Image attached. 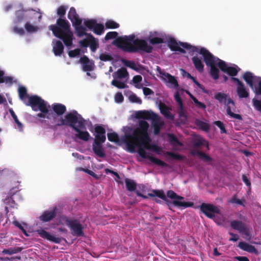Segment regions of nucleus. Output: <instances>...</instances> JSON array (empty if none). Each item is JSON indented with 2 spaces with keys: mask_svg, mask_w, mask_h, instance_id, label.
I'll return each instance as SVG.
<instances>
[{
  "mask_svg": "<svg viewBox=\"0 0 261 261\" xmlns=\"http://www.w3.org/2000/svg\"><path fill=\"white\" fill-rule=\"evenodd\" d=\"M68 18L71 21L72 24L74 23H78L79 24L82 23V19L79 17L74 7L70 8L68 13Z\"/></svg>",
  "mask_w": 261,
  "mask_h": 261,
  "instance_id": "f3484780",
  "label": "nucleus"
},
{
  "mask_svg": "<svg viewBox=\"0 0 261 261\" xmlns=\"http://www.w3.org/2000/svg\"><path fill=\"white\" fill-rule=\"evenodd\" d=\"M128 76V73L127 69L125 67H121L117 70L113 74V76L114 79H121L125 78Z\"/></svg>",
  "mask_w": 261,
  "mask_h": 261,
  "instance_id": "a878e982",
  "label": "nucleus"
},
{
  "mask_svg": "<svg viewBox=\"0 0 261 261\" xmlns=\"http://www.w3.org/2000/svg\"><path fill=\"white\" fill-rule=\"evenodd\" d=\"M122 62L126 67H128L133 70H138L135 62L133 61H129L126 59H122Z\"/></svg>",
  "mask_w": 261,
  "mask_h": 261,
  "instance_id": "58836bf2",
  "label": "nucleus"
},
{
  "mask_svg": "<svg viewBox=\"0 0 261 261\" xmlns=\"http://www.w3.org/2000/svg\"><path fill=\"white\" fill-rule=\"evenodd\" d=\"M25 105L31 107L34 111H40L41 113H38L37 116L40 118H46L48 119H53L54 122L57 120V116L53 112H49L46 106V102L40 97L37 95L30 96L28 102Z\"/></svg>",
  "mask_w": 261,
  "mask_h": 261,
  "instance_id": "423d86ee",
  "label": "nucleus"
},
{
  "mask_svg": "<svg viewBox=\"0 0 261 261\" xmlns=\"http://www.w3.org/2000/svg\"><path fill=\"white\" fill-rule=\"evenodd\" d=\"M254 93L256 95H261V80L258 82V85L255 86Z\"/></svg>",
  "mask_w": 261,
  "mask_h": 261,
  "instance_id": "774afa93",
  "label": "nucleus"
},
{
  "mask_svg": "<svg viewBox=\"0 0 261 261\" xmlns=\"http://www.w3.org/2000/svg\"><path fill=\"white\" fill-rule=\"evenodd\" d=\"M160 112L166 118L173 120L174 118V115L170 112L169 108L164 103L161 102L159 105Z\"/></svg>",
  "mask_w": 261,
  "mask_h": 261,
  "instance_id": "4be33fe9",
  "label": "nucleus"
},
{
  "mask_svg": "<svg viewBox=\"0 0 261 261\" xmlns=\"http://www.w3.org/2000/svg\"><path fill=\"white\" fill-rule=\"evenodd\" d=\"M74 27V29L76 32L77 35L79 37H82L84 35H86L87 36L88 33H86V28L82 25V23H74L73 24Z\"/></svg>",
  "mask_w": 261,
  "mask_h": 261,
  "instance_id": "2f4dec72",
  "label": "nucleus"
},
{
  "mask_svg": "<svg viewBox=\"0 0 261 261\" xmlns=\"http://www.w3.org/2000/svg\"><path fill=\"white\" fill-rule=\"evenodd\" d=\"M124 100V97L123 95L120 92H118L115 94V100L116 102L118 103H121L123 102Z\"/></svg>",
  "mask_w": 261,
  "mask_h": 261,
  "instance_id": "338daca9",
  "label": "nucleus"
},
{
  "mask_svg": "<svg viewBox=\"0 0 261 261\" xmlns=\"http://www.w3.org/2000/svg\"><path fill=\"white\" fill-rule=\"evenodd\" d=\"M81 50L79 48H76L69 51L68 55L70 57L73 58L79 56L80 54Z\"/></svg>",
  "mask_w": 261,
  "mask_h": 261,
  "instance_id": "69168bd1",
  "label": "nucleus"
},
{
  "mask_svg": "<svg viewBox=\"0 0 261 261\" xmlns=\"http://www.w3.org/2000/svg\"><path fill=\"white\" fill-rule=\"evenodd\" d=\"M196 125L202 130L208 132L210 129V125L202 121L197 120L196 122Z\"/></svg>",
  "mask_w": 261,
  "mask_h": 261,
  "instance_id": "4c0bfd02",
  "label": "nucleus"
},
{
  "mask_svg": "<svg viewBox=\"0 0 261 261\" xmlns=\"http://www.w3.org/2000/svg\"><path fill=\"white\" fill-rule=\"evenodd\" d=\"M160 74L161 75L162 80L168 87L175 89H178V82L174 76L169 73L161 71L160 72Z\"/></svg>",
  "mask_w": 261,
  "mask_h": 261,
  "instance_id": "ddd939ff",
  "label": "nucleus"
},
{
  "mask_svg": "<svg viewBox=\"0 0 261 261\" xmlns=\"http://www.w3.org/2000/svg\"><path fill=\"white\" fill-rule=\"evenodd\" d=\"M236 92L241 98H248L249 96L248 91L246 89L244 84L237 86Z\"/></svg>",
  "mask_w": 261,
  "mask_h": 261,
  "instance_id": "393cba45",
  "label": "nucleus"
},
{
  "mask_svg": "<svg viewBox=\"0 0 261 261\" xmlns=\"http://www.w3.org/2000/svg\"><path fill=\"white\" fill-rule=\"evenodd\" d=\"M57 207H55L51 211H45L39 217V220L43 222H49L53 220L57 214Z\"/></svg>",
  "mask_w": 261,
  "mask_h": 261,
  "instance_id": "dca6fc26",
  "label": "nucleus"
},
{
  "mask_svg": "<svg viewBox=\"0 0 261 261\" xmlns=\"http://www.w3.org/2000/svg\"><path fill=\"white\" fill-rule=\"evenodd\" d=\"M193 146L196 148H199L202 146H205L208 149V144L204 139L201 137L195 138L193 140Z\"/></svg>",
  "mask_w": 261,
  "mask_h": 261,
  "instance_id": "7c9ffc66",
  "label": "nucleus"
},
{
  "mask_svg": "<svg viewBox=\"0 0 261 261\" xmlns=\"http://www.w3.org/2000/svg\"><path fill=\"white\" fill-rule=\"evenodd\" d=\"M125 183L126 188L127 191L130 192L136 191L137 188V184L134 180L129 178H125Z\"/></svg>",
  "mask_w": 261,
  "mask_h": 261,
  "instance_id": "473e14b6",
  "label": "nucleus"
},
{
  "mask_svg": "<svg viewBox=\"0 0 261 261\" xmlns=\"http://www.w3.org/2000/svg\"><path fill=\"white\" fill-rule=\"evenodd\" d=\"M228 94L222 92L216 93L214 96V98L217 100L220 103H223L226 106V113L229 117L242 120L243 118L241 115L234 114L232 112L230 105L231 104L234 106L235 103L231 98H228Z\"/></svg>",
  "mask_w": 261,
  "mask_h": 261,
  "instance_id": "6e6552de",
  "label": "nucleus"
},
{
  "mask_svg": "<svg viewBox=\"0 0 261 261\" xmlns=\"http://www.w3.org/2000/svg\"><path fill=\"white\" fill-rule=\"evenodd\" d=\"M5 73L0 70V84L3 83H12L13 79L11 76H4Z\"/></svg>",
  "mask_w": 261,
  "mask_h": 261,
  "instance_id": "a19ab883",
  "label": "nucleus"
},
{
  "mask_svg": "<svg viewBox=\"0 0 261 261\" xmlns=\"http://www.w3.org/2000/svg\"><path fill=\"white\" fill-rule=\"evenodd\" d=\"M135 117L137 119L151 120L153 121V120L156 119L159 117V115L152 111L143 110L137 111Z\"/></svg>",
  "mask_w": 261,
  "mask_h": 261,
  "instance_id": "4468645a",
  "label": "nucleus"
},
{
  "mask_svg": "<svg viewBox=\"0 0 261 261\" xmlns=\"http://www.w3.org/2000/svg\"><path fill=\"white\" fill-rule=\"evenodd\" d=\"M149 42L152 45H155L164 43V40L160 37H153L149 38Z\"/></svg>",
  "mask_w": 261,
  "mask_h": 261,
  "instance_id": "4d7b16f0",
  "label": "nucleus"
},
{
  "mask_svg": "<svg viewBox=\"0 0 261 261\" xmlns=\"http://www.w3.org/2000/svg\"><path fill=\"white\" fill-rule=\"evenodd\" d=\"M230 203H237L238 204L244 206V200H240L237 198V195H233L232 198L228 200Z\"/></svg>",
  "mask_w": 261,
  "mask_h": 261,
  "instance_id": "864d4df0",
  "label": "nucleus"
},
{
  "mask_svg": "<svg viewBox=\"0 0 261 261\" xmlns=\"http://www.w3.org/2000/svg\"><path fill=\"white\" fill-rule=\"evenodd\" d=\"M96 23L95 19H88L84 22V25L90 30H93Z\"/></svg>",
  "mask_w": 261,
  "mask_h": 261,
  "instance_id": "09e8293b",
  "label": "nucleus"
},
{
  "mask_svg": "<svg viewBox=\"0 0 261 261\" xmlns=\"http://www.w3.org/2000/svg\"><path fill=\"white\" fill-rule=\"evenodd\" d=\"M107 137L108 140L111 142H118L119 141L118 135L115 132L108 133Z\"/></svg>",
  "mask_w": 261,
  "mask_h": 261,
  "instance_id": "a18cd8bd",
  "label": "nucleus"
},
{
  "mask_svg": "<svg viewBox=\"0 0 261 261\" xmlns=\"http://www.w3.org/2000/svg\"><path fill=\"white\" fill-rule=\"evenodd\" d=\"M80 62L82 64L83 70L85 71H91L94 69V64L90 61L89 58L84 56L80 59Z\"/></svg>",
  "mask_w": 261,
  "mask_h": 261,
  "instance_id": "a211bd4d",
  "label": "nucleus"
},
{
  "mask_svg": "<svg viewBox=\"0 0 261 261\" xmlns=\"http://www.w3.org/2000/svg\"><path fill=\"white\" fill-rule=\"evenodd\" d=\"M230 226L234 230L241 233L245 239L249 241L251 239L250 229L241 221L233 220L230 222Z\"/></svg>",
  "mask_w": 261,
  "mask_h": 261,
  "instance_id": "9b49d317",
  "label": "nucleus"
},
{
  "mask_svg": "<svg viewBox=\"0 0 261 261\" xmlns=\"http://www.w3.org/2000/svg\"><path fill=\"white\" fill-rule=\"evenodd\" d=\"M199 154V156L201 158V160H202L204 162H211L213 161V159L212 158H211L210 156L205 154V153L202 152H198Z\"/></svg>",
  "mask_w": 261,
  "mask_h": 261,
  "instance_id": "0e129e2a",
  "label": "nucleus"
},
{
  "mask_svg": "<svg viewBox=\"0 0 261 261\" xmlns=\"http://www.w3.org/2000/svg\"><path fill=\"white\" fill-rule=\"evenodd\" d=\"M238 247L243 251H247L249 253H254L257 254V250L254 246L250 245L245 242H240L238 244Z\"/></svg>",
  "mask_w": 261,
  "mask_h": 261,
  "instance_id": "aec40b11",
  "label": "nucleus"
},
{
  "mask_svg": "<svg viewBox=\"0 0 261 261\" xmlns=\"http://www.w3.org/2000/svg\"><path fill=\"white\" fill-rule=\"evenodd\" d=\"M191 99L194 102L195 106L198 108L202 109V110H205L206 109V105L204 103L198 101V100L195 96H192V97L191 96Z\"/></svg>",
  "mask_w": 261,
  "mask_h": 261,
  "instance_id": "3c124183",
  "label": "nucleus"
},
{
  "mask_svg": "<svg viewBox=\"0 0 261 261\" xmlns=\"http://www.w3.org/2000/svg\"><path fill=\"white\" fill-rule=\"evenodd\" d=\"M9 112L11 115V116L12 117V118H13L14 121L15 122V123L17 124V126L19 128H21L22 127V123L18 120V118H17V116L16 115L15 112H14V111L12 109H9Z\"/></svg>",
  "mask_w": 261,
  "mask_h": 261,
  "instance_id": "5fc2aeb1",
  "label": "nucleus"
},
{
  "mask_svg": "<svg viewBox=\"0 0 261 261\" xmlns=\"http://www.w3.org/2000/svg\"><path fill=\"white\" fill-rule=\"evenodd\" d=\"M18 94H19V97L20 99L22 100L25 103V102H28V101H26L25 100V98H28L29 99V97L30 96H29V95L27 93V90L25 88V87L23 86H21L19 87L18 88Z\"/></svg>",
  "mask_w": 261,
  "mask_h": 261,
  "instance_id": "72a5a7b5",
  "label": "nucleus"
},
{
  "mask_svg": "<svg viewBox=\"0 0 261 261\" xmlns=\"http://www.w3.org/2000/svg\"><path fill=\"white\" fill-rule=\"evenodd\" d=\"M52 109L54 112V113L56 115L57 118H58V116L62 115L66 111V108L65 106L59 103H53L52 105Z\"/></svg>",
  "mask_w": 261,
  "mask_h": 261,
  "instance_id": "412c9836",
  "label": "nucleus"
},
{
  "mask_svg": "<svg viewBox=\"0 0 261 261\" xmlns=\"http://www.w3.org/2000/svg\"><path fill=\"white\" fill-rule=\"evenodd\" d=\"M168 137L169 138V141L171 145L173 146H181L182 145V144L178 140L177 137L174 134H169L168 135Z\"/></svg>",
  "mask_w": 261,
  "mask_h": 261,
  "instance_id": "f704fd0d",
  "label": "nucleus"
},
{
  "mask_svg": "<svg viewBox=\"0 0 261 261\" xmlns=\"http://www.w3.org/2000/svg\"><path fill=\"white\" fill-rule=\"evenodd\" d=\"M95 139L92 144L93 152L98 157H106L102 143L106 140V129L100 125H96L94 128Z\"/></svg>",
  "mask_w": 261,
  "mask_h": 261,
  "instance_id": "0eeeda50",
  "label": "nucleus"
},
{
  "mask_svg": "<svg viewBox=\"0 0 261 261\" xmlns=\"http://www.w3.org/2000/svg\"><path fill=\"white\" fill-rule=\"evenodd\" d=\"M243 77L247 84L254 91L255 87H254L253 86L254 76L252 73L249 71H246L244 73Z\"/></svg>",
  "mask_w": 261,
  "mask_h": 261,
  "instance_id": "bb28decb",
  "label": "nucleus"
},
{
  "mask_svg": "<svg viewBox=\"0 0 261 261\" xmlns=\"http://www.w3.org/2000/svg\"><path fill=\"white\" fill-rule=\"evenodd\" d=\"M129 99L133 102H135L139 104L142 103V100L139 97L137 96V95L135 94L130 95L129 97Z\"/></svg>",
  "mask_w": 261,
  "mask_h": 261,
  "instance_id": "e2e57ef3",
  "label": "nucleus"
},
{
  "mask_svg": "<svg viewBox=\"0 0 261 261\" xmlns=\"http://www.w3.org/2000/svg\"><path fill=\"white\" fill-rule=\"evenodd\" d=\"M99 59L100 60L105 62L111 61L113 60V57L111 55L104 53L101 54L99 55Z\"/></svg>",
  "mask_w": 261,
  "mask_h": 261,
  "instance_id": "052dcab7",
  "label": "nucleus"
},
{
  "mask_svg": "<svg viewBox=\"0 0 261 261\" xmlns=\"http://www.w3.org/2000/svg\"><path fill=\"white\" fill-rule=\"evenodd\" d=\"M180 45L183 48H186L193 53L197 52L202 55L205 64L211 67L210 74L211 76L214 80L219 79V70L216 66V57L207 49L204 47H198L193 46L188 43H181Z\"/></svg>",
  "mask_w": 261,
  "mask_h": 261,
  "instance_id": "39448f33",
  "label": "nucleus"
},
{
  "mask_svg": "<svg viewBox=\"0 0 261 261\" xmlns=\"http://www.w3.org/2000/svg\"><path fill=\"white\" fill-rule=\"evenodd\" d=\"M93 31L95 34L100 35L104 32V25L101 23H96Z\"/></svg>",
  "mask_w": 261,
  "mask_h": 261,
  "instance_id": "37998d69",
  "label": "nucleus"
},
{
  "mask_svg": "<svg viewBox=\"0 0 261 261\" xmlns=\"http://www.w3.org/2000/svg\"><path fill=\"white\" fill-rule=\"evenodd\" d=\"M239 70L240 68L238 67L237 68L234 67H228L226 73H227L230 76H234L238 74Z\"/></svg>",
  "mask_w": 261,
  "mask_h": 261,
  "instance_id": "8fccbe9b",
  "label": "nucleus"
},
{
  "mask_svg": "<svg viewBox=\"0 0 261 261\" xmlns=\"http://www.w3.org/2000/svg\"><path fill=\"white\" fill-rule=\"evenodd\" d=\"M181 43L182 42L178 43L174 38H170L168 42V46L172 51H178L182 54H185L186 50L179 46V45L181 46Z\"/></svg>",
  "mask_w": 261,
  "mask_h": 261,
  "instance_id": "6ab92c4d",
  "label": "nucleus"
},
{
  "mask_svg": "<svg viewBox=\"0 0 261 261\" xmlns=\"http://www.w3.org/2000/svg\"><path fill=\"white\" fill-rule=\"evenodd\" d=\"M167 196L168 198H171L172 199H177V200H183L184 199V197L178 195L176 193H175L172 190H169L167 192Z\"/></svg>",
  "mask_w": 261,
  "mask_h": 261,
  "instance_id": "c03bdc74",
  "label": "nucleus"
},
{
  "mask_svg": "<svg viewBox=\"0 0 261 261\" xmlns=\"http://www.w3.org/2000/svg\"><path fill=\"white\" fill-rule=\"evenodd\" d=\"M149 124L144 120H141L139 126L136 128L132 134H126L124 136L123 141L126 144L128 150L130 152H134L136 146L139 148L138 152L140 156L143 159H147L152 163L161 166L167 167V164L163 161L147 154L145 149L141 147L143 145L144 147L150 150L158 152L159 147L155 144H150L151 139L148 134Z\"/></svg>",
  "mask_w": 261,
  "mask_h": 261,
  "instance_id": "f257e3e1",
  "label": "nucleus"
},
{
  "mask_svg": "<svg viewBox=\"0 0 261 261\" xmlns=\"http://www.w3.org/2000/svg\"><path fill=\"white\" fill-rule=\"evenodd\" d=\"M25 29L29 33H32L36 32L38 30V28L31 24L30 23L27 22L25 24Z\"/></svg>",
  "mask_w": 261,
  "mask_h": 261,
  "instance_id": "13d9d810",
  "label": "nucleus"
},
{
  "mask_svg": "<svg viewBox=\"0 0 261 261\" xmlns=\"http://www.w3.org/2000/svg\"><path fill=\"white\" fill-rule=\"evenodd\" d=\"M216 64L221 71L224 72L227 71L228 66H227V64L224 61L221 60L218 58H216Z\"/></svg>",
  "mask_w": 261,
  "mask_h": 261,
  "instance_id": "c9c22d12",
  "label": "nucleus"
},
{
  "mask_svg": "<svg viewBox=\"0 0 261 261\" xmlns=\"http://www.w3.org/2000/svg\"><path fill=\"white\" fill-rule=\"evenodd\" d=\"M166 154L174 160L181 161L184 159V156L182 155L175 153L171 151H167Z\"/></svg>",
  "mask_w": 261,
  "mask_h": 261,
  "instance_id": "de8ad7c7",
  "label": "nucleus"
},
{
  "mask_svg": "<svg viewBox=\"0 0 261 261\" xmlns=\"http://www.w3.org/2000/svg\"><path fill=\"white\" fill-rule=\"evenodd\" d=\"M65 221L67 225L71 229V233L73 236L77 237L84 236V227L78 220L65 217Z\"/></svg>",
  "mask_w": 261,
  "mask_h": 261,
  "instance_id": "9d476101",
  "label": "nucleus"
},
{
  "mask_svg": "<svg viewBox=\"0 0 261 261\" xmlns=\"http://www.w3.org/2000/svg\"><path fill=\"white\" fill-rule=\"evenodd\" d=\"M252 101L254 109L261 113V100L254 98L252 99Z\"/></svg>",
  "mask_w": 261,
  "mask_h": 261,
  "instance_id": "603ef678",
  "label": "nucleus"
},
{
  "mask_svg": "<svg viewBox=\"0 0 261 261\" xmlns=\"http://www.w3.org/2000/svg\"><path fill=\"white\" fill-rule=\"evenodd\" d=\"M193 64L195 68L200 72H202L204 70V65L201 60L197 56H194L192 59Z\"/></svg>",
  "mask_w": 261,
  "mask_h": 261,
  "instance_id": "c85d7f7f",
  "label": "nucleus"
},
{
  "mask_svg": "<svg viewBox=\"0 0 261 261\" xmlns=\"http://www.w3.org/2000/svg\"><path fill=\"white\" fill-rule=\"evenodd\" d=\"M118 36V33L116 32H109L107 33L105 36V39L109 40L110 39H114Z\"/></svg>",
  "mask_w": 261,
  "mask_h": 261,
  "instance_id": "680f3d73",
  "label": "nucleus"
},
{
  "mask_svg": "<svg viewBox=\"0 0 261 261\" xmlns=\"http://www.w3.org/2000/svg\"><path fill=\"white\" fill-rule=\"evenodd\" d=\"M37 232L41 238L57 244H60L63 240L62 238L56 237L55 236L51 235L43 229H38Z\"/></svg>",
  "mask_w": 261,
  "mask_h": 261,
  "instance_id": "2eb2a0df",
  "label": "nucleus"
},
{
  "mask_svg": "<svg viewBox=\"0 0 261 261\" xmlns=\"http://www.w3.org/2000/svg\"><path fill=\"white\" fill-rule=\"evenodd\" d=\"M111 84L119 88V89H124L127 87L125 83L124 82H120L116 80L115 79L111 82Z\"/></svg>",
  "mask_w": 261,
  "mask_h": 261,
  "instance_id": "49530a36",
  "label": "nucleus"
},
{
  "mask_svg": "<svg viewBox=\"0 0 261 261\" xmlns=\"http://www.w3.org/2000/svg\"><path fill=\"white\" fill-rule=\"evenodd\" d=\"M19 182L17 181L15 182L14 186L10 190L8 195L11 199H12V197L16 194V193L19 191Z\"/></svg>",
  "mask_w": 261,
  "mask_h": 261,
  "instance_id": "ea45409f",
  "label": "nucleus"
},
{
  "mask_svg": "<svg viewBox=\"0 0 261 261\" xmlns=\"http://www.w3.org/2000/svg\"><path fill=\"white\" fill-rule=\"evenodd\" d=\"M67 125L71 127L74 131L77 132L75 137L84 141H88L91 138L90 134L87 131L81 129H86V120L77 111H73L66 114L64 119L61 117L58 122L56 124V126Z\"/></svg>",
  "mask_w": 261,
  "mask_h": 261,
  "instance_id": "f03ea898",
  "label": "nucleus"
},
{
  "mask_svg": "<svg viewBox=\"0 0 261 261\" xmlns=\"http://www.w3.org/2000/svg\"><path fill=\"white\" fill-rule=\"evenodd\" d=\"M200 211L210 219H214L216 214H221L218 206L211 203H202L200 206Z\"/></svg>",
  "mask_w": 261,
  "mask_h": 261,
  "instance_id": "f8f14e48",
  "label": "nucleus"
},
{
  "mask_svg": "<svg viewBox=\"0 0 261 261\" xmlns=\"http://www.w3.org/2000/svg\"><path fill=\"white\" fill-rule=\"evenodd\" d=\"M148 196L151 197H158L161 198L164 200L169 206H170L172 203L176 206L182 207L184 208L192 207L194 205V203L192 202L180 201L177 200H174L171 202L167 199L164 191L162 190H153L151 193H148Z\"/></svg>",
  "mask_w": 261,
  "mask_h": 261,
  "instance_id": "1a4fd4ad",
  "label": "nucleus"
},
{
  "mask_svg": "<svg viewBox=\"0 0 261 261\" xmlns=\"http://www.w3.org/2000/svg\"><path fill=\"white\" fill-rule=\"evenodd\" d=\"M22 247H16L4 249L3 252L6 254L11 255L20 252L22 251Z\"/></svg>",
  "mask_w": 261,
  "mask_h": 261,
  "instance_id": "e433bc0d",
  "label": "nucleus"
},
{
  "mask_svg": "<svg viewBox=\"0 0 261 261\" xmlns=\"http://www.w3.org/2000/svg\"><path fill=\"white\" fill-rule=\"evenodd\" d=\"M105 26L107 29H114L118 28L119 24L114 20L110 19L106 21Z\"/></svg>",
  "mask_w": 261,
  "mask_h": 261,
  "instance_id": "79ce46f5",
  "label": "nucleus"
},
{
  "mask_svg": "<svg viewBox=\"0 0 261 261\" xmlns=\"http://www.w3.org/2000/svg\"><path fill=\"white\" fill-rule=\"evenodd\" d=\"M178 114L179 117L181 119V120L183 121H186L187 119V112L184 110V106H182L181 107H179Z\"/></svg>",
  "mask_w": 261,
  "mask_h": 261,
  "instance_id": "6e6d98bb",
  "label": "nucleus"
},
{
  "mask_svg": "<svg viewBox=\"0 0 261 261\" xmlns=\"http://www.w3.org/2000/svg\"><path fill=\"white\" fill-rule=\"evenodd\" d=\"M134 35L125 36L123 38H118L114 41V44L125 52L134 53L140 50L147 53H151L153 47L148 45L143 39H135Z\"/></svg>",
  "mask_w": 261,
  "mask_h": 261,
  "instance_id": "20e7f679",
  "label": "nucleus"
},
{
  "mask_svg": "<svg viewBox=\"0 0 261 261\" xmlns=\"http://www.w3.org/2000/svg\"><path fill=\"white\" fill-rule=\"evenodd\" d=\"M64 51V46L61 41L58 40L56 41L53 46V51L55 56H61Z\"/></svg>",
  "mask_w": 261,
  "mask_h": 261,
  "instance_id": "cd10ccee",
  "label": "nucleus"
},
{
  "mask_svg": "<svg viewBox=\"0 0 261 261\" xmlns=\"http://www.w3.org/2000/svg\"><path fill=\"white\" fill-rule=\"evenodd\" d=\"M214 123L220 128L221 134H226L227 133L225 126L222 122L218 120L215 121Z\"/></svg>",
  "mask_w": 261,
  "mask_h": 261,
  "instance_id": "bf43d9fd",
  "label": "nucleus"
},
{
  "mask_svg": "<svg viewBox=\"0 0 261 261\" xmlns=\"http://www.w3.org/2000/svg\"><path fill=\"white\" fill-rule=\"evenodd\" d=\"M65 6H61L57 10V14L60 16L57 20V25H51L49 29L56 37L61 39L66 46L72 45L73 34L70 30L69 22L65 19L62 18L66 14Z\"/></svg>",
  "mask_w": 261,
  "mask_h": 261,
  "instance_id": "7ed1b4c3",
  "label": "nucleus"
},
{
  "mask_svg": "<svg viewBox=\"0 0 261 261\" xmlns=\"http://www.w3.org/2000/svg\"><path fill=\"white\" fill-rule=\"evenodd\" d=\"M164 124V122L161 121L159 116L152 121V125L153 127V133L154 135H157L160 134L161 128Z\"/></svg>",
  "mask_w": 261,
  "mask_h": 261,
  "instance_id": "b1692460",
  "label": "nucleus"
},
{
  "mask_svg": "<svg viewBox=\"0 0 261 261\" xmlns=\"http://www.w3.org/2000/svg\"><path fill=\"white\" fill-rule=\"evenodd\" d=\"M87 36L89 37V46L92 52H95L97 48L99 47L98 40L94 37L91 34H87Z\"/></svg>",
  "mask_w": 261,
  "mask_h": 261,
  "instance_id": "c756f323",
  "label": "nucleus"
},
{
  "mask_svg": "<svg viewBox=\"0 0 261 261\" xmlns=\"http://www.w3.org/2000/svg\"><path fill=\"white\" fill-rule=\"evenodd\" d=\"M25 12L26 11L24 10L16 11L15 13V18L13 20L14 23L17 24L22 22L27 16Z\"/></svg>",
  "mask_w": 261,
  "mask_h": 261,
  "instance_id": "5701e85b",
  "label": "nucleus"
}]
</instances>
